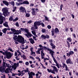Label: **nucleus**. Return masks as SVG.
Segmentation results:
<instances>
[{
	"label": "nucleus",
	"mask_w": 78,
	"mask_h": 78,
	"mask_svg": "<svg viewBox=\"0 0 78 78\" xmlns=\"http://www.w3.org/2000/svg\"><path fill=\"white\" fill-rule=\"evenodd\" d=\"M13 36H14V37L13 38L14 41H17V42H18L19 43L22 44H25V41L24 38L21 35H18L17 37V35H13Z\"/></svg>",
	"instance_id": "obj_1"
},
{
	"label": "nucleus",
	"mask_w": 78,
	"mask_h": 78,
	"mask_svg": "<svg viewBox=\"0 0 78 78\" xmlns=\"http://www.w3.org/2000/svg\"><path fill=\"white\" fill-rule=\"evenodd\" d=\"M21 30L22 31H25L26 33H27L25 34V36H27V38H30V37H31V34L29 32V30L28 29L25 28H21Z\"/></svg>",
	"instance_id": "obj_2"
},
{
	"label": "nucleus",
	"mask_w": 78,
	"mask_h": 78,
	"mask_svg": "<svg viewBox=\"0 0 78 78\" xmlns=\"http://www.w3.org/2000/svg\"><path fill=\"white\" fill-rule=\"evenodd\" d=\"M3 63H2V68H3V70H5V69H6V67H8L9 69H11V67H12V66L11 65H10L9 66V64H8L5 62V60L3 58Z\"/></svg>",
	"instance_id": "obj_3"
},
{
	"label": "nucleus",
	"mask_w": 78,
	"mask_h": 78,
	"mask_svg": "<svg viewBox=\"0 0 78 78\" xmlns=\"http://www.w3.org/2000/svg\"><path fill=\"white\" fill-rule=\"evenodd\" d=\"M32 11L31 13L32 16H36L37 15V12H39V9L37 8H32L31 9Z\"/></svg>",
	"instance_id": "obj_4"
},
{
	"label": "nucleus",
	"mask_w": 78,
	"mask_h": 78,
	"mask_svg": "<svg viewBox=\"0 0 78 78\" xmlns=\"http://www.w3.org/2000/svg\"><path fill=\"white\" fill-rule=\"evenodd\" d=\"M42 22V21H35L34 23V27H35V29L37 30L38 28V27L37 26H40L41 25V22Z\"/></svg>",
	"instance_id": "obj_5"
},
{
	"label": "nucleus",
	"mask_w": 78,
	"mask_h": 78,
	"mask_svg": "<svg viewBox=\"0 0 78 78\" xmlns=\"http://www.w3.org/2000/svg\"><path fill=\"white\" fill-rule=\"evenodd\" d=\"M3 14L2 13L0 12V24L2 25L3 22H4V20L5 19V17L3 16Z\"/></svg>",
	"instance_id": "obj_6"
},
{
	"label": "nucleus",
	"mask_w": 78,
	"mask_h": 78,
	"mask_svg": "<svg viewBox=\"0 0 78 78\" xmlns=\"http://www.w3.org/2000/svg\"><path fill=\"white\" fill-rule=\"evenodd\" d=\"M52 58H53L54 62L55 63L56 65L53 64L52 65L53 66H57V67L58 69H59V64H58V62H57V61H56V59L55 58V57H52Z\"/></svg>",
	"instance_id": "obj_7"
},
{
	"label": "nucleus",
	"mask_w": 78,
	"mask_h": 78,
	"mask_svg": "<svg viewBox=\"0 0 78 78\" xmlns=\"http://www.w3.org/2000/svg\"><path fill=\"white\" fill-rule=\"evenodd\" d=\"M19 20V18L18 17H16L15 18V19H13V17L12 16H10L9 18V21H13V22H16L17 20Z\"/></svg>",
	"instance_id": "obj_8"
},
{
	"label": "nucleus",
	"mask_w": 78,
	"mask_h": 78,
	"mask_svg": "<svg viewBox=\"0 0 78 78\" xmlns=\"http://www.w3.org/2000/svg\"><path fill=\"white\" fill-rule=\"evenodd\" d=\"M28 74L29 75V78L33 77V76H35V73L33 72H31L30 73V71H29Z\"/></svg>",
	"instance_id": "obj_9"
},
{
	"label": "nucleus",
	"mask_w": 78,
	"mask_h": 78,
	"mask_svg": "<svg viewBox=\"0 0 78 78\" xmlns=\"http://www.w3.org/2000/svg\"><path fill=\"white\" fill-rule=\"evenodd\" d=\"M51 67L53 68V70H52V71H53V74H55V72L57 73H58V69H57V68L55 66H51Z\"/></svg>",
	"instance_id": "obj_10"
},
{
	"label": "nucleus",
	"mask_w": 78,
	"mask_h": 78,
	"mask_svg": "<svg viewBox=\"0 0 78 78\" xmlns=\"http://www.w3.org/2000/svg\"><path fill=\"white\" fill-rule=\"evenodd\" d=\"M19 9L20 12H21L22 13H24V12H25V8L21 6L20 7Z\"/></svg>",
	"instance_id": "obj_11"
},
{
	"label": "nucleus",
	"mask_w": 78,
	"mask_h": 78,
	"mask_svg": "<svg viewBox=\"0 0 78 78\" xmlns=\"http://www.w3.org/2000/svg\"><path fill=\"white\" fill-rule=\"evenodd\" d=\"M48 51H49L50 54H51V56H52V58L54 57V55H55V51H53L51 49H48Z\"/></svg>",
	"instance_id": "obj_12"
},
{
	"label": "nucleus",
	"mask_w": 78,
	"mask_h": 78,
	"mask_svg": "<svg viewBox=\"0 0 78 78\" xmlns=\"http://www.w3.org/2000/svg\"><path fill=\"white\" fill-rule=\"evenodd\" d=\"M41 39H45L46 38L47 39H48L50 38V36L48 35H45L44 34H42L41 36Z\"/></svg>",
	"instance_id": "obj_13"
},
{
	"label": "nucleus",
	"mask_w": 78,
	"mask_h": 78,
	"mask_svg": "<svg viewBox=\"0 0 78 78\" xmlns=\"http://www.w3.org/2000/svg\"><path fill=\"white\" fill-rule=\"evenodd\" d=\"M11 30L12 31L14 32V33H15V32H16L17 34H20V33H19V31L18 30H16L15 29H14V28H11Z\"/></svg>",
	"instance_id": "obj_14"
},
{
	"label": "nucleus",
	"mask_w": 78,
	"mask_h": 78,
	"mask_svg": "<svg viewBox=\"0 0 78 78\" xmlns=\"http://www.w3.org/2000/svg\"><path fill=\"white\" fill-rule=\"evenodd\" d=\"M74 54V52L73 51H71L69 53H66V56L68 57H69L70 55H73Z\"/></svg>",
	"instance_id": "obj_15"
},
{
	"label": "nucleus",
	"mask_w": 78,
	"mask_h": 78,
	"mask_svg": "<svg viewBox=\"0 0 78 78\" xmlns=\"http://www.w3.org/2000/svg\"><path fill=\"white\" fill-rule=\"evenodd\" d=\"M6 56V58H7V59H10L11 57H12V55H11V52H9L7 53V54L5 55Z\"/></svg>",
	"instance_id": "obj_16"
},
{
	"label": "nucleus",
	"mask_w": 78,
	"mask_h": 78,
	"mask_svg": "<svg viewBox=\"0 0 78 78\" xmlns=\"http://www.w3.org/2000/svg\"><path fill=\"white\" fill-rule=\"evenodd\" d=\"M66 62L68 64H73V62H72L71 61V59H70V58L66 60Z\"/></svg>",
	"instance_id": "obj_17"
},
{
	"label": "nucleus",
	"mask_w": 78,
	"mask_h": 78,
	"mask_svg": "<svg viewBox=\"0 0 78 78\" xmlns=\"http://www.w3.org/2000/svg\"><path fill=\"white\" fill-rule=\"evenodd\" d=\"M2 11L3 12V14L4 13H6L8 12V10L6 8H4L2 9Z\"/></svg>",
	"instance_id": "obj_18"
},
{
	"label": "nucleus",
	"mask_w": 78,
	"mask_h": 78,
	"mask_svg": "<svg viewBox=\"0 0 78 78\" xmlns=\"http://www.w3.org/2000/svg\"><path fill=\"white\" fill-rule=\"evenodd\" d=\"M2 2L3 4H4L6 6H9V3L8 2L5 0L2 1Z\"/></svg>",
	"instance_id": "obj_19"
},
{
	"label": "nucleus",
	"mask_w": 78,
	"mask_h": 78,
	"mask_svg": "<svg viewBox=\"0 0 78 78\" xmlns=\"http://www.w3.org/2000/svg\"><path fill=\"white\" fill-rule=\"evenodd\" d=\"M3 25L6 27L7 28H8L9 27V26L8 25V23L7 21H5L4 23L3 24Z\"/></svg>",
	"instance_id": "obj_20"
},
{
	"label": "nucleus",
	"mask_w": 78,
	"mask_h": 78,
	"mask_svg": "<svg viewBox=\"0 0 78 78\" xmlns=\"http://www.w3.org/2000/svg\"><path fill=\"white\" fill-rule=\"evenodd\" d=\"M21 4L22 5H24L26 4L27 5H29V2L27 0L24 1L23 2H21Z\"/></svg>",
	"instance_id": "obj_21"
},
{
	"label": "nucleus",
	"mask_w": 78,
	"mask_h": 78,
	"mask_svg": "<svg viewBox=\"0 0 78 78\" xmlns=\"http://www.w3.org/2000/svg\"><path fill=\"white\" fill-rule=\"evenodd\" d=\"M43 50V48H38V50L37 51H36V53L37 54H41V52H40V51L41 50Z\"/></svg>",
	"instance_id": "obj_22"
},
{
	"label": "nucleus",
	"mask_w": 78,
	"mask_h": 78,
	"mask_svg": "<svg viewBox=\"0 0 78 78\" xmlns=\"http://www.w3.org/2000/svg\"><path fill=\"white\" fill-rule=\"evenodd\" d=\"M54 32L56 34H58L59 32V29H58V28H56L54 29Z\"/></svg>",
	"instance_id": "obj_23"
},
{
	"label": "nucleus",
	"mask_w": 78,
	"mask_h": 78,
	"mask_svg": "<svg viewBox=\"0 0 78 78\" xmlns=\"http://www.w3.org/2000/svg\"><path fill=\"white\" fill-rule=\"evenodd\" d=\"M29 40L30 41V42L32 44H34L35 42H34V41L33 40L32 38H30L29 39Z\"/></svg>",
	"instance_id": "obj_24"
},
{
	"label": "nucleus",
	"mask_w": 78,
	"mask_h": 78,
	"mask_svg": "<svg viewBox=\"0 0 78 78\" xmlns=\"http://www.w3.org/2000/svg\"><path fill=\"white\" fill-rule=\"evenodd\" d=\"M43 52V50L41 51V55L42 59H44V56L45 54Z\"/></svg>",
	"instance_id": "obj_25"
},
{
	"label": "nucleus",
	"mask_w": 78,
	"mask_h": 78,
	"mask_svg": "<svg viewBox=\"0 0 78 78\" xmlns=\"http://www.w3.org/2000/svg\"><path fill=\"white\" fill-rule=\"evenodd\" d=\"M50 45L51 46V47H52V49H55V48H56V46L54 45V44H53L52 43H50Z\"/></svg>",
	"instance_id": "obj_26"
},
{
	"label": "nucleus",
	"mask_w": 78,
	"mask_h": 78,
	"mask_svg": "<svg viewBox=\"0 0 78 78\" xmlns=\"http://www.w3.org/2000/svg\"><path fill=\"white\" fill-rule=\"evenodd\" d=\"M3 14L5 17H6V16H8V14L9 15V12L3 13Z\"/></svg>",
	"instance_id": "obj_27"
},
{
	"label": "nucleus",
	"mask_w": 78,
	"mask_h": 78,
	"mask_svg": "<svg viewBox=\"0 0 78 78\" xmlns=\"http://www.w3.org/2000/svg\"><path fill=\"white\" fill-rule=\"evenodd\" d=\"M9 5H12L13 6H14V1H12L11 2H9Z\"/></svg>",
	"instance_id": "obj_28"
},
{
	"label": "nucleus",
	"mask_w": 78,
	"mask_h": 78,
	"mask_svg": "<svg viewBox=\"0 0 78 78\" xmlns=\"http://www.w3.org/2000/svg\"><path fill=\"white\" fill-rule=\"evenodd\" d=\"M7 31V30H6V28H4L3 30H2V31L4 34H6Z\"/></svg>",
	"instance_id": "obj_29"
},
{
	"label": "nucleus",
	"mask_w": 78,
	"mask_h": 78,
	"mask_svg": "<svg viewBox=\"0 0 78 78\" xmlns=\"http://www.w3.org/2000/svg\"><path fill=\"white\" fill-rule=\"evenodd\" d=\"M12 8L13 9L12 10L13 12H15L16 10V9H17V7L13 6L12 7Z\"/></svg>",
	"instance_id": "obj_30"
},
{
	"label": "nucleus",
	"mask_w": 78,
	"mask_h": 78,
	"mask_svg": "<svg viewBox=\"0 0 78 78\" xmlns=\"http://www.w3.org/2000/svg\"><path fill=\"white\" fill-rule=\"evenodd\" d=\"M48 71V72H49V73H50V72L51 73H54L53 72V70H50V69H47Z\"/></svg>",
	"instance_id": "obj_31"
},
{
	"label": "nucleus",
	"mask_w": 78,
	"mask_h": 78,
	"mask_svg": "<svg viewBox=\"0 0 78 78\" xmlns=\"http://www.w3.org/2000/svg\"><path fill=\"white\" fill-rule=\"evenodd\" d=\"M54 29L53 28L52 29V30L51 31L52 36H53L55 35V33L54 32Z\"/></svg>",
	"instance_id": "obj_32"
},
{
	"label": "nucleus",
	"mask_w": 78,
	"mask_h": 78,
	"mask_svg": "<svg viewBox=\"0 0 78 78\" xmlns=\"http://www.w3.org/2000/svg\"><path fill=\"white\" fill-rule=\"evenodd\" d=\"M19 64L18 62L17 63V64H16V63H15L14 64V66L13 67H17V66H18V67H19Z\"/></svg>",
	"instance_id": "obj_33"
},
{
	"label": "nucleus",
	"mask_w": 78,
	"mask_h": 78,
	"mask_svg": "<svg viewBox=\"0 0 78 78\" xmlns=\"http://www.w3.org/2000/svg\"><path fill=\"white\" fill-rule=\"evenodd\" d=\"M25 16L27 17H29L30 16V14L29 13H27L26 14Z\"/></svg>",
	"instance_id": "obj_34"
},
{
	"label": "nucleus",
	"mask_w": 78,
	"mask_h": 78,
	"mask_svg": "<svg viewBox=\"0 0 78 78\" xmlns=\"http://www.w3.org/2000/svg\"><path fill=\"white\" fill-rule=\"evenodd\" d=\"M67 40L68 41H69V42H72V38H71L70 37L67 38Z\"/></svg>",
	"instance_id": "obj_35"
},
{
	"label": "nucleus",
	"mask_w": 78,
	"mask_h": 78,
	"mask_svg": "<svg viewBox=\"0 0 78 78\" xmlns=\"http://www.w3.org/2000/svg\"><path fill=\"white\" fill-rule=\"evenodd\" d=\"M44 16L45 17V20H46V21H48V22H49V19H48V17L45 16Z\"/></svg>",
	"instance_id": "obj_36"
},
{
	"label": "nucleus",
	"mask_w": 78,
	"mask_h": 78,
	"mask_svg": "<svg viewBox=\"0 0 78 78\" xmlns=\"http://www.w3.org/2000/svg\"><path fill=\"white\" fill-rule=\"evenodd\" d=\"M5 72L6 73H9V69L8 68H6Z\"/></svg>",
	"instance_id": "obj_37"
},
{
	"label": "nucleus",
	"mask_w": 78,
	"mask_h": 78,
	"mask_svg": "<svg viewBox=\"0 0 78 78\" xmlns=\"http://www.w3.org/2000/svg\"><path fill=\"white\" fill-rule=\"evenodd\" d=\"M24 72L25 73H26V72H29V69L28 68H26V70H24Z\"/></svg>",
	"instance_id": "obj_38"
},
{
	"label": "nucleus",
	"mask_w": 78,
	"mask_h": 78,
	"mask_svg": "<svg viewBox=\"0 0 78 78\" xmlns=\"http://www.w3.org/2000/svg\"><path fill=\"white\" fill-rule=\"evenodd\" d=\"M62 67L63 68H64L65 67H66L67 66L66 65V64L63 63H62Z\"/></svg>",
	"instance_id": "obj_39"
},
{
	"label": "nucleus",
	"mask_w": 78,
	"mask_h": 78,
	"mask_svg": "<svg viewBox=\"0 0 78 78\" xmlns=\"http://www.w3.org/2000/svg\"><path fill=\"white\" fill-rule=\"evenodd\" d=\"M13 33H14V32H13V31H10L9 32H8L7 33V34H13Z\"/></svg>",
	"instance_id": "obj_40"
},
{
	"label": "nucleus",
	"mask_w": 78,
	"mask_h": 78,
	"mask_svg": "<svg viewBox=\"0 0 78 78\" xmlns=\"http://www.w3.org/2000/svg\"><path fill=\"white\" fill-rule=\"evenodd\" d=\"M23 58L24 59H27V57H26V56L24 54L23 55Z\"/></svg>",
	"instance_id": "obj_41"
},
{
	"label": "nucleus",
	"mask_w": 78,
	"mask_h": 78,
	"mask_svg": "<svg viewBox=\"0 0 78 78\" xmlns=\"http://www.w3.org/2000/svg\"><path fill=\"white\" fill-rule=\"evenodd\" d=\"M46 30L45 29H44V28H42L41 30V32H42V33H45V32H46Z\"/></svg>",
	"instance_id": "obj_42"
},
{
	"label": "nucleus",
	"mask_w": 78,
	"mask_h": 78,
	"mask_svg": "<svg viewBox=\"0 0 78 78\" xmlns=\"http://www.w3.org/2000/svg\"><path fill=\"white\" fill-rule=\"evenodd\" d=\"M43 48H44V49L45 50H47L48 51V49H50V48H48L46 47L45 46H44Z\"/></svg>",
	"instance_id": "obj_43"
},
{
	"label": "nucleus",
	"mask_w": 78,
	"mask_h": 78,
	"mask_svg": "<svg viewBox=\"0 0 78 78\" xmlns=\"http://www.w3.org/2000/svg\"><path fill=\"white\" fill-rule=\"evenodd\" d=\"M67 44L68 45V48H70V43H69V41H67Z\"/></svg>",
	"instance_id": "obj_44"
},
{
	"label": "nucleus",
	"mask_w": 78,
	"mask_h": 78,
	"mask_svg": "<svg viewBox=\"0 0 78 78\" xmlns=\"http://www.w3.org/2000/svg\"><path fill=\"white\" fill-rule=\"evenodd\" d=\"M32 22H33V21L30 20L27 22V24H30V23H32Z\"/></svg>",
	"instance_id": "obj_45"
},
{
	"label": "nucleus",
	"mask_w": 78,
	"mask_h": 78,
	"mask_svg": "<svg viewBox=\"0 0 78 78\" xmlns=\"http://www.w3.org/2000/svg\"><path fill=\"white\" fill-rule=\"evenodd\" d=\"M15 25L16 27H19V23H18V22H17L15 23Z\"/></svg>",
	"instance_id": "obj_46"
},
{
	"label": "nucleus",
	"mask_w": 78,
	"mask_h": 78,
	"mask_svg": "<svg viewBox=\"0 0 78 78\" xmlns=\"http://www.w3.org/2000/svg\"><path fill=\"white\" fill-rule=\"evenodd\" d=\"M9 48V49H7L8 51V50H9V51H10L11 52H13V51L12 49L11 48Z\"/></svg>",
	"instance_id": "obj_47"
},
{
	"label": "nucleus",
	"mask_w": 78,
	"mask_h": 78,
	"mask_svg": "<svg viewBox=\"0 0 78 78\" xmlns=\"http://www.w3.org/2000/svg\"><path fill=\"white\" fill-rule=\"evenodd\" d=\"M35 55V52H33V51H31L30 55Z\"/></svg>",
	"instance_id": "obj_48"
},
{
	"label": "nucleus",
	"mask_w": 78,
	"mask_h": 78,
	"mask_svg": "<svg viewBox=\"0 0 78 78\" xmlns=\"http://www.w3.org/2000/svg\"><path fill=\"white\" fill-rule=\"evenodd\" d=\"M47 28H48V29H51V26H50V25H48L47 26Z\"/></svg>",
	"instance_id": "obj_49"
},
{
	"label": "nucleus",
	"mask_w": 78,
	"mask_h": 78,
	"mask_svg": "<svg viewBox=\"0 0 78 78\" xmlns=\"http://www.w3.org/2000/svg\"><path fill=\"white\" fill-rule=\"evenodd\" d=\"M65 70L66 71H67V70H69V69H68V67H67V66H66L65 67Z\"/></svg>",
	"instance_id": "obj_50"
},
{
	"label": "nucleus",
	"mask_w": 78,
	"mask_h": 78,
	"mask_svg": "<svg viewBox=\"0 0 78 78\" xmlns=\"http://www.w3.org/2000/svg\"><path fill=\"white\" fill-rule=\"evenodd\" d=\"M16 5H17L18 6L19 5H22L21 4V3H18V2H16Z\"/></svg>",
	"instance_id": "obj_51"
},
{
	"label": "nucleus",
	"mask_w": 78,
	"mask_h": 78,
	"mask_svg": "<svg viewBox=\"0 0 78 78\" xmlns=\"http://www.w3.org/2000/svg\"><path fill=\"white\" fill-rule=\"evenodd\" d=\"M18 75V74H17L13 73L12 75V76H15V75Z\"/></svg>",
	"instance_id": "obj_52"
},
{
	"label": "nucleus",
	"mask_w": 78,
	"mask_h": 78,
	"mask_svg": "<svg viewBox=\"0 0 78 78\" xmlns=\"http://www.w3.org/2000/svg\"><path fill=\"white\" fill-rule=\"evenodd\" d=\"M41 26H42L43 27H44V23H41Z\"/></svg>",
	"instance_id": "obj_53"
},
{
	"label": "nucleus",
	"mask_w": 78,
	"mask_h": 78,
	"mask_svg": "<svg viewBox=\"0 0 78 78\" xmlns=\"http://www.w3.org/2000/svg\"><path fill=\"white\" fill-rule=\"evenodd\" d=\"M30 67L31 68H34V64H31Z\"/></svg>",
	"instance_id": "obj_54"
},
{
	"label": "nucleus",
	"mask_w": 78,
	"mask_h": 78,
	"mask_svg": "<svg viewBox=\"0 0 78 78\" xmlns=\"http://www.w3.org/2000/svg\"><path fill=\"white\" fill-rule=\"evenodd\" d=\"M32 33L33 34H34V35H35V34L36 35V32H35V31H32Z\"/></svg>",
	"instance_id": "obj_55"
},
{
	"label": "nucleus",
	"mask_w": 78,
	"mask_h": 78,
	"mask_svg": "<svg viewBox=\"0 0 78 78\" xmlns=\"http://www.w3.org/2000/svg\"><path fill=\"white\" fill-rule=\"evenodd\" d=\"M41 1L42 3H44L45 2V0H41Z\"/></svg>",
	"instance_id": "obj_56"
},
{
	"label": "nucleus",
	"mask_w": 78,
	"mask_h": 78,
	"mask_svg": "<svg viewBox=\"0 0 78 78\" xmlns=\"http://www.w3.org/2000/svg\"><path fill=\"white\" fill-rule=\"evenodd\" d=\"M17 67L16 66H12V68H13V70H16L17 69Z\"/></svg>",
	"instance_id": "obj_57"
},
{
	"label": "nucleus",
	"mask_w": 78,
	"mask_h": 78,
	"mask_svg": "<svg viewBox=\"0 0 78 78\" xmlns=\"http://www.w3.org/2000/svg\"><path fill=\"white\" fill-rule=\"evenodd\" d=\"M33 47H32L30 48V51H33Z\"/></svg>",
	"instance_id": "obj_58"
},
{
	"label": "nucleus",
	"mask_w": 78,
	"mask_h": 78,
	"mask_svg": "<svg viewBox=\"0 0 78 78\" xmlns=\"http://www.w3.org/2000/svg\"><path fill=\"white\" fill-rule=\"evenodd\" d=\"M18 58V56H16L15 58H16V60H17V61H18V60H20V58Z\"/></svg>",
	"instance_id": "obj_59"
},
{
	"label": "nucleus",
	"mask_w": 78,
	"mask_h": 78,
	"mask_svg": "<svg viewBox=\"0 0 78 78\" xmlns=\"http://www.w3.org/2000/svg\"><path fill=\"white\" fill-rule=\"evenodd\" d=\"M25 64L26 66H28L29 64V62H27L25 63Z\"/></svg>",
	"instance_id": "obj_60"
},
{
	"label": "nucleus",
	"mask_w": 78,
	"mask_h": 78,
	"mask_svg": "<svg viewBox=\"0 0 78 78\" xmlns=\"http://www.w3.org/2000/svg\"><path fill=\"white\" fill-rule=\"evenodd\" d=\"M65 31L66 32L68 31H69V29H68V28L67 27L65 29Z\"/></svg>",
	"instance_id": "obj_61"
},
{
	"label": "nucleus",
	"mask_w": 78,
	"mask_h": 78,
	"mask_svg": "<svg viewBox=\"0 0 78 78\" xmlns=\"http://www.w3.org/2000/svg\"><path fill=\"white\" fill-rule=\"evenodd\" d=\"M73 35L74 38H76V36L75 34H73Z\"/></svg>",
	"instance_id": "obj_62"
},
{
	"label": "nucleus",
	"mask_w": 78,
	"mask_h": 78,
	"mask_svg": "<svg viewBox=\"0 0 78 78\" xmlns=\"http://www.w3.org/2000/svg\"><path fill=\"white\" fill-rule=\"evenodd\" d=\"M63 59H64L65 60L66 59V55H63Z\"/></svg>",
	"instance_id": "obj_63"
},
{
	"label": "nucleus",
	"mask_w": 78,
	"mask_h": 78,
	"mask_svg": "<svg viewBox=\"0 0 78 78\" xmlns=\"http://www.w3.org/2000/svg\"><path fill=\"white\" fill-rule=\"evenodd\" d=\"M5 29L6 30H8L9 31L11 30V29H10V28H5Z\"/></svg>",
	"instance_id": "obj_64"
}]
</instances>
